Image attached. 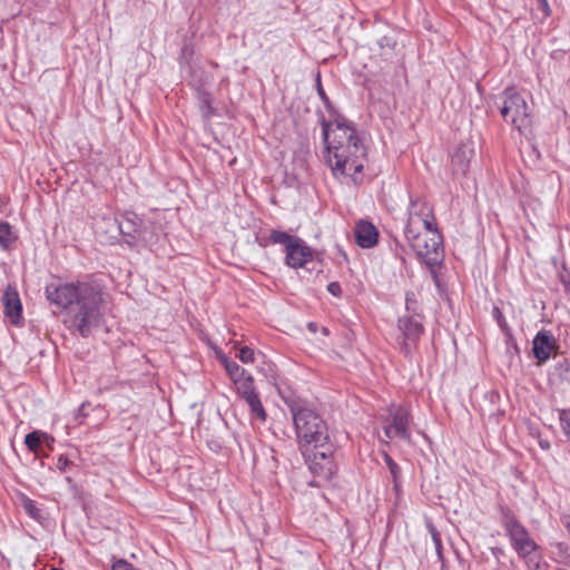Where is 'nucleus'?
<instances>
[{
	"label": "nucleus",
	"mask_w": 570,
	"mask_h": 570,
	"mask_svg": "<svg viewBox=\"0 0 570 570\" xmlns=\"http://www.w3.org/2000/svg\"><path fill=\"white\" fill-rule=\"evenodd\" d=\"M70 464H71V462L67 456L60 455L57 460L56 465L60 472H65Z\"/></svg>",
	"instance_id": "25"
},
{
	"label": "nucleus",
	"mask_w": 570,
	"mask_h": 570,
	"mask_svg": "<svg viewBox=\"0 0 570 570\" xmlns=\"http://www.w3.org/2000/svg\"><path fill=\"white\" fill-rule=\"evenodd\" d=\"M540 446H541L542 449H549V446H550V445H549V442H547V441H546V442H542V441H541V442H540Z\"/></svg>",
	"instance_id": "32"
},
{
	"label": "nucleus",
	"mask_w": 570,
	"mask_h": 570,
	"mask_svg": "<svg viewBox=\"0 0 570 570\" xmlns=\"http://www.w3.org/2000/svg\"><path fill=\"white\" fill-rule=\"evenodd\" d=\"M14 235L12 233L11 226L6 223H0V245L3 248L9 247L14 242Z\"/></svg>",
	"instance_id": "17"
},
{
	"label": "nucleus",
	"mask_w": 570,
	"mask_h": 570,
	"mask_svg": "<svg viewBox=\"0 0 570 570\" xmlns=\"http://www.w3.org/2000/svg\"><path fill=\"white\" fill-rule=\"evenodd\" d=\"M397 326L402 333L401 350L405 355H409L422 335L423 326L414 317L400 318Z\"/></svg>",
	"instance_id": "10"
},
{
	"label": "nucleus",
	"mask_w": 570,
	"mask_h": 570,
	"mask_svg": "<svg viewBox=\"0 0 570 570\" xmlns=\"http://www.w3.org/2000/svg\"><path fill=\"white\" fill-rule=\"evenodd\" d=\"M308 327H309L311 330H313V331H314V324H313V323H311V324L308 325Z\"/></svg>",
	"instance_id": "33"
},
{
	"label": "nucleus",
	"mask_w": 570,
	"mask_h": 570,
	"mask_svg": "<svg viewBox=\"0 0 570 570\" xmlns=\"http://www.w3.org/2000/svg\"><path fill=\"white\" fill-rule=\"evenodd\" d=\"M240 395L246 402L250 400V397L255 399L256 396H258L257 392L255 391V386H252L249 390L243 392Z\"/></svg>",
	"instance_id": "29"
},
{
	"label": "nucleus",
	"mask_w": 570,
	"mask_h": 570,
	"mask_svg": "<svg viewBox=\"0 0 570 570\" xmlns=\"http://www.w3.org/2000/svg\"><path fill=\"white\" fill-rule=\"evenodd\" d=\"M289 411L295 426L299 450L313 474L325 480L335 473L333 444L324 420L307 405L293 402Z\"/></svg>",
	"instance_id": "3"
},
{
	"label": "nucleus",
	"mask_w": 570,
	"mask_h": 570,
	"mask_svg": "<svg viewBox=\"0 0 570 570\" xmlns=\"http://www.w3.org/2000/svg\"><path fill=\"white\" fill-rule=\"evenodd\" d=\"M411 414L403 406H391L389 415L383 420V432L389 441L402 440L411 442Z\"/></svg>",
	"instance_id": "8"
},
{
	"label": "nucleus",
	"mask_w": 570,
	"mask_h": 570,
	"mask_svg": "<svg viewBox=\"0 0 570 570\" xmlns=\"http://www.w3.org/2000/svg\"><path fill=\"white\" fill-rule=\"evenodd\" d=\"M430 532L432 534V539L435 544L436 551L438 553H440L442 547L440 534L433 527L430 528Z\"/></svg>",
	"instance_id": "27"
},
{
	"label": "nucleus",
	"mask_w": 570,
	"mask_h": 570,
	"mask_svg": "<svg viewBox=\"0 0 570 570\" xmlns=\"http://www.w3.org/2000/svg\"><path fill=\"white\" fill-rule=\"evenodd\" d=\"M560 425L567 438L570 439V409L559 411Z\"/></svg>",
	"instance_id": "21"
},
{
	"label": "nucleus",
	"mask_w": 570,
	"mask_h": 570,
	"mask_svg": "<svg viewBox=\"0 0 570 570\" xmlns=\"http://www.w3.org/2000/svg\"><path fill=\"white\" fill-rule=\"evenodd\" d=\"M42 439L52 440V436L48 435L47 433L40 432V431H33L26 435L24 444L31 452L37 453Z\"/></svg>",
	"instance_id": "16"
},
{
	"label": "nucleus",
	"mask_w": 570,
	"mask_h": 570,
	"mask_svg": "<svg viewBox=\"0 0 570 570\" xmlns=\"http://www.w3.org/2000/svg\"><path fill=\"white\" fill-rule=\"evenodd\" d=\"M317 91H318L320 97H321L323 100H327V97H326V95H325V91H324V89L322 88V86H321V83H320V82H318Z\"/></svg>",
	"instance_id": "30"
},
{
	"label": "nucleus",
	"mask_w": 570,
	"mask_h": 570,
	"mask_svg": "<svg viewBox=\"0 0 570 570\" xmlns=\"http://www.w3.org/2000/svg\"><path fill=\"white\" fill-rule=\"evenodd\" d=\"M354 237L360 247L372 248L379 242V232L372 223L361 220L354 228Z\"/></svg>",
	"instance_id": "12"
},
{
	"label": "nucleus",
	"mask_w": 570,
	"mask_h": 570,
	"mask_svg": "<svg viewBox=\"0 0 570 570\" xmlns=\"http://www.w3.org/2000/svg\"><path fill=\"white\" fill-rule=\"evenodd\" d=\"M502 525L517 554L527 561L534 560L539 546L517 517L511 512H505L503 514Z\"/></svg>",
	"instance_id": "7"
},
{
	"label": "nucleus",
	"mask_w": 570,
	"mask_h": 570,
	"mask_svg": "<svg viewBox=\"0 0 570 570\" xmlns=\"http://www.w3.org/2000/svg\"><path fill=\"white\" fill-rule=\"evenodd\" d=\"M469 154L470 151L462 148L455 150L451 159L454 173L460 175H464L466 173L470 163Z\"/></svg>",
	"instance_id": "14"
},
{
	"label": "nucleus",
	"mask_w": 570,
	"mask_h": 570,
	"mask_svg": "<svg viewBox=\"0 0 570 570\" xmlns=\"http://www.w3.org/2000/svg\"><path fill=\"white\" fill-rule=\"evenodd\" d=\"M111 570H135L132 568V566L127 562L126 560H117L114 564H112V569Z\"/></svg>",
	"instance_id": "26"
},
{
	"label": "nucleus",
	"mask_w": 570,
	"mask_h": 570,
	"mask_svg": "<svg viewBox=\"0 0 570 570\" xmlns=\"http://www.w3.org/2000/svg\"><path fill=\"white\" fill-rule=\"evenodd\" d=\"M405 238L416 255L429 266H434L442 261V237L433 226L405 227Z\"/></svg>",
	"instance_id": "5"
},
{
	"label": "nucleus",
	"mask_w": 570,
	"mask_h": 570,
	"mask_svg": "<svg viewBox=\"0 0 570 570\" xmlns=\"http://www.w3.org/2000/svg\"><path fill=\"white\" fill-rule=\"evenodd\" d=\"M557 344L551 332L542 330L533 338V355L539 364L549 360Z\"/></svg>",
	"instance_id": "11"
},
{
	"label": "nucleus",
	"mask_w": 570,
	"mask_h": 570,
	"mask_svg": "<svg viewBox=\"0 0 570 570\" xmlns=\"http://www.w3.org/2000/svg\"><path fill=\"white\" fill-rule=\"evenodd\" d=\"M323 137L326 144V164L333 176L342 181L352 180L358 184L361 174L367 161V153L355 127L345 119L322 122Z\"/></svg>",
	"instance_id": "2"
},
{
	"label": "nucleus",
	"mask_w": 570,
	"mask_h": 570,
	"mask_svg": "<svg viewBox=\"0 0 570 570\" xmlns=\"http://www.w3.org/2000/svg\"><path fill=\"white\" fill-rule=\"evenodd\" d=\"M237 393L240 395L243 392H246L252 386H254V379L250 374L246 373L244 376L234 381Z\"/></svg>",
	"instance_id": "19"
},
{
	"label": "nucleus",
	"mask_w": 570,
	"mask_h": 570,
	"mask_svg": "<svg viewBox=\"0 0 570 570\" xmlns=\"http://www.w3.org/2000/svg\"><path fill=\"white\" fill-rule=\"evenodd\" d=\"M327 291L334 295L340 296L341 295V285L337 282H332L327 285Z\"/></svg>",
	"instance_id": "28"
},
{
	"label": "nucleus",
	"mask_w": 570,
	"mask_h": 570,
	"mask_svg": "<svg viewBox=\"0 0 570 570\" xmlns=\"http://www.w3.org/2000/svg\"><path fill=\"white\" fill-rule=\"evenodd\" d=\"M492 315L493 317L497 320L499 326L502 328V330H505L507 328V322H505V318L501 312V309L499 307H493L492 309Z\"/></svg>",
	"instance_id": "24"
},
{
	"label": "nucleus",
	"mask_w": 570,
	"mask_h": 570,
	"mask_svg": "<svg viewBox=\"0 0 570 570\" xmlns=\"http://www.w3.org/2000/svg\"><path fill=\"white\" fill-rule=\"evenodd\" d=\"M383 458H384V462L387 465L390 473L393 478L394 485H395V488H397V480L401 474V469L397 465V463L394 462L393 459L386 452L383 453Z\"/></svg>",
	"instance_id": "20"
},
{
	"label": "nucleus",
	"mask_w": 570,
	"mask_h": 570,
	"mask_svg": "<svg viewBox=\"0 0 570 570\" xmlns=\"http://www.w3.org/2000/svg\"><path fill=\"white\" fill-rule=\"evenodd\" d=\"M47 443H50V442H53V439L50 440V439H45Z\"/></svg>",
	"instance_id": "34"
},
{
	"label": "nucleus",
	"mask_w": 570,
	"mask_h": 570,
	"mask_svg": "<svg viewBox=\"0 0 570 570\" xmlns=\"http://www.w3.org/2000/svg\"><path fill=\"white\" fill-rule=\"evenodd\" d=\"M4 314L13 324H18L21 318L22 305L18 292L12 287H7L2 295Z\"/></svg>",
	"instance_id": "13"
},
{
	"label": "nucleus",
	"mask_w": 570,
	"mask_h": 570,
	"mask_svg": "<svg viewBox=\"0 0 570 570\" xmlns=\"http://www.w3.org/2000/svg\"><path fill=\"white\" fill-rule=\"evenodd\" d=\"M45 294L51 304L65 311L63 324L82 337L100 326L108 294L98 282L51 283Z\"/></svg>",
	"instance_id": "1"
},
{
	"label": "nucleus",
	"mask_w": 570,
	"mask_h": 570,
	"mask_svg": "<svg viewBox=\"0 0 570 570\" xmlns=\"http://www.w3.org/2000/svg\"><path fill=\"white\" fill-rule=\"evenodd\" d=\"M239 361L244 364H250L255 361L254 351L248 346H243L237 355Z\"/></svg>",
	"instance_id": "22"
},
{
	"label": "nucleus",
	"mask_w": 570,
	"mask_h": 570,
	"mask_svg": "<svg viewBox=\"0 0 570 570\" xmlns=\"http://www.w3.org/2000/svg\"><path fill=\"white\" fill-rule=\"evenodd\" d=\"M563 285L568 293H570V275L563 278Z\"/></svg>",
	"instance_id": "31"
},
{
	"label": "nucleus",
	"mask_w": 570,
	"mask_h": 570,
	"mask_svg": "<svg viewBox=\"0 0 570 570\" xmlns=\"http://www.w3.org/2000/svg\"><path fill=\"white\" fill-rule=\"evenodd\" d=\"M50 570H62V569H58V568H52V569H50Z\"/></svg>",
	"instance_id": "35"
},
{
	"label": "nucleus",
	"mask_w": 570,
	"mask_h": 570,
	"mask_svg": "<svg viewBox=\"0 0 570 570\" xmlns=\"http://www.w3.org/2000/svg\"><path fill=\"white\" fill-rule=\"evenodd\" d=\"M498 107L503 120L518 130L528 135L532 127V108L524 92L515 87L505 88L498 98Z\"/></svg>",
	"instance_id": "4"
},
{
	"label": "nucleus",
	"mask_w": 570,
	"mask_h": 570,
	"mask_svg": "<svg viewBox=\"0 0 570 570\" xmlns=\"http://www.w3.org/2000/svg\"><path fill=\"white\" fill-rule=\"evenodd\" d=\"M220 362L224 365V368L226 373L228 374L229 379L234 382L235 380L239 379L240 376H244L247 372L240 367L235 361L222 356Z\"/></svg>",
	"instance_id": "15"
},
{
	"label": "nucleus",
	"mask_w": 570,
	"mask_h": 570,
	"mask_svg": "<svg viewBox=\"0 0 570 570\" xmlns=\"http://www.w3.org/2000/svg\"><path fill=\"white\" fill-rule=\"evenodd\" d=\"M23 508L32 518L37 519L40 517V510L37 508L36 502L31 499L23 500Z\"/></svg>",
	"instance_id": "23"
},
{
	"label": "nucleus",
	"mask_w": 570,
	"mask_h": 570,
	"mask_svg": "<svg viewBox=\"0 0 570 570\" xmlns=\"http://www.w3.org/2000/svg\"><path fill=\"white\" fill-rule=\"evenodd\" d=\"M246 403L248 404L253 415H255L262 422L266 420L267 415L261 402L259 395L256 396L255 399L250 397V400H248Z\"/></svg>",
	"instance_id": "18"
},
{
	"label": "nucleus",
	"mask_w": 570,
	"mask_h": 570,
	"mask_svg": "<svg viewBox=\"0 0 570 570\" xmlns=\"http://www.w3.org/2000/svg\"><path fill=\"white\" fill-rule=\"evenodd\" d=\"M269 240L284 246L285 264L291 268H303L313 259V249L295 235L274 229L269 234Z\"/></svg>",
	"instance_id": "6"
},
{
	"label": "nucleus",
	"mask_w": 570,
	"mask_h": 570,
	"mask_svg": "<svg viewBox=\"0 0 570 570\" xmlns=\"http://www.w3.org/2000/svg\"><path fill=\"white\" fill-rule=\"evenodd\" d=\"M433 225H435V217L432 207L419 197H411L406 227L419 228Z\"/></svg>",
	"instance_id": "9"
}]
</instances>
